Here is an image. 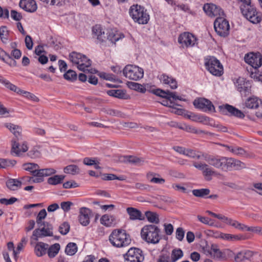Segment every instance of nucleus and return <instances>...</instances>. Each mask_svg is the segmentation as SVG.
<instances>
[{"instance_id": "obj_37", "label": "nucleus", "mask_w": 262, "mask_h": 262, "mask_svg": "<svg viewBox=\"0 0 262 262\" xmlns=\"http://www.w3.org/2000/svg\"><path fill=\"white\" fill-rule=\"evenodd\" d=\"M56 172V170L53 168H45V169H39L37 173L36 174L37 177H43L50 176L52 174H54Z\"/></svg>"}, {"instance_id": "obj_10", "label": "nucleus", "mask_w": 262, "mask_h": 262, "mask_svg": "<svg viewBox=\"0 0 262 262\" xmlns=\"http://www.w3.org/2000/svg\"><path fill=\"white\" fill-rule=\"evenodd\" d=\"M216 33L220 36L226 37L229 34L230 25L228 20L222 17H218L214 22Z\"/></svg>"}, {"instance_id": "obj_45", "label": "nucleus", "mask_w": 262, "mask_h": 262, "mask_svg": "<svg viewBox=\"0 0 262 262\" xmlns=\"http://www.w3.org/2000/svg\"><path fill=\"white\" fill-rule=\"evenodd\" d=\"M210 193V190L207 188L194 189L192 190L193 194L197 197H204Z\"/></svg>"}, {"instance_id": "obj_41", "label": "nucleus", "mask_w": 262, "mask_h": 262, "mask_svg": "<svg viewBox=\"0 0 262 262\" xmlns=\"http://www.w3.org/2000/svg\"><path fill=\"white\" fill-rule=\"evenodd\" d=\"M0 37L4 43H7L9 40V32L6 26H2L0 28Z\"/></svg>"}, {"instance_id": "obj_13", "label": "nucleus", "mask_w": 262, "mask_h": 262, "mask_svg": "<svg viewBox=\"0 0 262 262\" xmlns=\"http://www.w3.org/2000/svg\"><path fill=\"white\" fill-rule=\"evenodd\" d=\"M193 104L195 108L203 112H215V107L212 103L208 99L204 98H199L194 100Z\"/></svg>"}, {"instance_id": "obj_46", "label": "nucleus", "mask_w": 262, "mask_h": 262, "mask_svg": "<svg viewBox=\"0 0 262 262\" xmlns=\"http://www.w3.org/2000/svg\"><path fill=\"white\" fill-rule=\"evenodd\" d=\"M124 161L128 162L131 163L135 164L136 165H140L143 162V160L141 159L132 156L124 157Z\"/></svg>"}, {"instance_id": "obj_53", "label": "nucleus", "mask_w": 262, "mask_h": 262, "mask_svg": "<svg viewBox=\"0 0 262 262\" xmlns=\"http://www.w3.org/2000/svg\"><path fill=\"white\" fill-rule=\"evenodd\" d=\"M184 155L191 158H199L200 157L199 156H198L195 152V151L192 149L189 148H186L185 149V154Z\"/></svg>"}, {"instance_id": "obj_2", "label": "nucleus", "mask_w": 262, "mask_h": 262, "mask_svg": "<svg viewBox=\"0 0 262 262\" xmlns=\"http://www.w3.org/2000/svg\"><path fill=\"white\" fill-rule=\"evenodd\" d=\"M128 13L133 21L139 25H146L148 24L150 19V15L147 9L138 4L131 6Z\"/></svg>"}, {"instance_id": "obj_61", "label": "nucleus", "mask_w": 262, "mask_h": 262, "mask_svg": "<svg viewBox=\"0 0 262 262\" xmlns=\"http://www.w3.org/2000/svg\"><path fill=\"white\" fill-rule=\"evenodd\" d=\"M226 147L230 151L235 155L242 154L243 151V149L241 148L228 146H226Z\"/></svg>"}, {"instance_id": "obj_24", "label": "nucleus", "mask_w": 262, "mask_h": 262, "mask_svg": "<svg viewBox=\"0 0 262 262\" xmlns=\"http://www.w3.org/2000/svg\"><path fill=\"white\" fill-rule=\"evenodd\" d=\"M49 245L43 242H37L34 246V253L36 256L41 257L46 254Z\"/></svg>"}, {"instance_id": "obj_14", "label": "nucleus", "mask_w": 262, "mask_h": 262, "mask_svg": "<svg viewBox=\"0 0 262 262\" xmlns=\"http://www.w3.org/2000/svg\"><path fill=\"white\" fill-rule=\"evenodd\" d=\"M234 85L236 90L240 92L242 95H247L249 94L251 91V83L248 80H246L243 77L238 78L235 82Z\"/></svg>"}, {"instance_id": "obj_55", "label": "nucleus", "mask_w": 262, "mask_h": 262, "mask_svg": "<svg viewBox=\"0 0 262 262\" xmlns=\"http://www.w3.org/2000/svg\"><path fill=\"white\" fill-rule=\"evenodd\" d=\"M254 72H252L250 76L256 81H262V75L257 71V69H254Z\"/></svg>"}, {"instance_id": "obj_26", "label": "nucleus", "mask_w": 262, "mask_h": 262, "mask_svg": "<svg viewBox=\"0 0 262 262\" xmlns=\"http://www.w3.org/2000/svg\"><path fill=\"white\" fill-rule=\"evenodd\" d=\"M260 103L261 100L257 97H252L246 100L245 103V105L248 108L254 109L257 108Z\"/></svg>"}, {"instance_id": "obj_7", "label": "nucleus", "mask_w": 262, "mask_h": 262, "mask_svg": "<svg viewBox=\"0 0 262 262\" xmlns=\"http://www.w3.org/2000/svg\"><path fill=\"white\" fill-rule=\"evenodd\" d=\"M69 59L77 66V68L82 71H85L86 68L91 65V61L85 55L79 53L73 52L69 55Z\"/></svg>"}, {"instance_id": "obj_21", "label": "nucleus", "mask_w": 262, "mask_h": 262, "mask_svg": "<svg viewBox=\"0 0 262 262\" xmlns=\"http://www.w3.org/2000/svg\"><path fill=\"white\" fill-rule=\"evenodd\" d=\"M20 7L27 12H33L37 9V5L34 0H20Z\"/></svg>"}, {"instance_id": "obj_25", "label": "nucleus", "mask_w": 262, "mask_h": 262, "mask_svg": "<svg viewBox=\"0 0 262 262\" xmlns=\"http://www.w3.org/2000/svg\"><path fill=\"white\" fill-rule=\"evenodd\" d=\"M5 126L19 140L22 131L19 126L12 123H6Z\"/></svg>"}, {"instance_id": "obj_64", "label": "nucleus", "mask_w": 262, "mask_h": 262, "mask_svg": "<svg viewBox=\"0 0 262 262\" xmlns=\"http://www.w3.org/2000/svg\"><path fill=\"white\" fill-rule=\"evenodd\" d=\"M40 230L42 236H50L53 235V232L49 228H42Z\"/></svg>"}, {"instance_id": "obj_18", "label": "nucleus", "mask_w": 262, "mask_h": 262, "mask_svg": "<svg viewBox=\"0 0 262 262\" xmlns=\"http://www.w3.org/2000/svg\"><path fill=\"white\" fill-rule=\"evenodd\" d=\"M29 149L27 143L23 142L19 143L15 139L12 141L11 153L16 156L19 157L26 152Z\"/></svg>"}, {"instance_id": "obj_30", "label": "nucleus", "mask_w": 262, "mask_h": 262, "mask_svg": "<svg viewBox=\"0 0 262 262\" xmlns=\"http://www.w3.org/2000/svg\"><path fill=\"white\" fill-rule=\"evenodd\" d=\"M22 182L17 179H11L6 182L7 187L11 190H16L21 187Z\"/></svg>"}, {"instance_id": "obj_8", "label": "nucleus", "mask_w": 262, "mask_h": 262, "mask_svg": "<svg viewBox=\"0 0 262 262\" xmlns=\"http://www.w3.org/2000/svg\"><path fill=\"white\" fill-rule=\"evenodd\" d=\"M122 72L124 76L134 81H138L144 76L143 69L133 64L126 65L123 69Z\"/></svg>"}, {"instance_id": "obj_23", "label": "nucleus", "mask_w": 262, "mask_h": 262, "mask_svg": "<svg viewBox=\"0 0 262 262\" xmlns=\"http://www.w3.org/2000/svg\"><path fill=\"white\" fill-rule=\"evenodd\" d=\"M253 255L252 251L244 250L238 252L234 257L235 262H242L250 259Z\"/></svg>"}, {"instance_id": "obj_39", "label": "nucleus", "mask_w": 262, "mask_h": 262, "mask_svg": "<svg viewBox=\"0 0 262 262\" xmlns=\"http://www.w3.org/2000/svg\"><path fill=\"white\" fill-rule=\"evenodd\" d=\"M106 93L110 96L123 99L125 96V93L122 90H110L106 91Z\"/></svg>"}, {"instance_id": "obj_47", "label": "nucleus", "mask_w": 262, "mask_h": 262, "mask_svg": "<svg viewBox=\"0 0 262 262\" xmlns=\"http://www.w3.org/2000/svg\"><path fill=\"white\" fill-rule=\"evenodd\" d=\"M213 254L212 258L217 259H222L225 257V254L221 251L216 245L215 248L213 249Z\"/></svg>"}, {"instance_id": "obj_34", "label": "nucleus", "mask_w": 262, "mask_h": 262, "mask_svg": "<svg viewBox=\"0 0 262 262\" xmlns=\"http://www.w3.org/2000/svg\"><path fill=\"white\" fill-rule=\"evenodd\" d=\"M221 238L228 241H235L244 239V237L242 235H233L222 233Z\"/></svg>"}, {"instance_id": "obj_48", "label": "nucleus", "mask_w": 262, "mask_h": 262, "mask_svg": "<svg viewBox=\"0 0 262 262\" xmlns=\"http://www.w3.org/2000/svg\"><path fill=\"white\" fill-rule=\"evenodd\" d=\"M27 155L30 158L35 159L40 157L41 154L38 147H34L29 151Z\"/></svg>"}, {"instance_id": "obj_59", "label": "nucleus", "mask_w": 262, "mask_h": 262, "mask_svg": "<svg viewBox=\"0 0 262 262\" xmlns=\"http://www.w3.org/2000/svg\"><path fill=\"white\" fill-rule=\"evenodd\" d=\"M203 173L205 177H210L214 174V171L211 167L206 165V166L203 170Z\"/></svg>"}, {"instance_id": "obj_3", "label": "nucleus", "mask_w": 262, "mask_h": 262, "mask_svg": "<svg viewBox=\"0 0 262 262\" xmlns=\"http://www.w3.org/2000/svg\"><path fill=\"white\" fill-rule=\"evenodd\" d=\"M160 229L154 225H145L141 229L142 239L148 244H157L161 239Z\"/></svg>"}, {"instance_id": "obj_6", "label": "nucleus", "mask_w": 262, "mask_h": 262, "mask_svg": "<svg viewBox=\"0 0 262 262\" xmlns=\"http://www.w3.org/2000/svg\"><path fill=\"white\" fill-rule=\"evenodd\" d=\"M241 10L245 18L253 24H258L260 22L261 17L260 14L257 12L255 8L249 4H243L241 7Z\"/></svg>"}, {"instance_id": "obj_36", "label": "nucleus", "mask_w": 262, "mask_h": 262, "mask_svg": "<svg viewBox=\"0 0 262 262\" xmlns=\"http://www.w3.org/2000/svg\"><path fill=\"white\" fill-rule=\"evenodd\" d=\"M93 34L97 36V39L103 40L105 38L104 32L100 26L96 25L92 28Z\"/></svg>"}, {"instance_id": "obj_49", "label": "nucleus", "mask_w": 262, "mask_h": 262, "mask_svg": "<svg viewBox=\"0 0 262 262\" xmlns=\"http://www.w3.org/2000/svg\"><path fill=\"white\" fill-rule=\"evenodd\" d=\"M64 78L68 80L74 81L77 78V74L73 70L68 71L63 75Z\"/></svg>"}, {"instance_id": "obj_62", "label": "nucleus", "mask_w": 262, "mask_h": 262, "mask_svg": "<svg viewBox=\"0 0 262 262\" xmlns=\"http://www.w3.org/2000/svg\"><path fill=\"white\" fill-rule=\"evenodd\" d=\"M78 186L77 183L74 181H67L63 184V188L66 189L76 188Z\"/></svg>"}, {"instance_id": "obj_20", "label": "nucleus", "mask_w": 262, "mask_h": 262, "mask_svg": "<svg viewBox=\"0 0 262 262\" xmlns=\"http://www.w3.org/2000/svg\"><path fill=\"white\" fill-rule=\"evenodd\" d=\"M222 221L224 223L228 225L231 226L233 227L241 230L242 231H251V230L250 229H251V227H248L231 218H228L226 216H224Z\"/></svg>"}, {"instance_id": "obj_51", "label": "nucleus", "mask_w": 262, "mask_h": 262, "mask_svg": "<svg viewBox=\"0 0 262 262\" xmlns=\"http://www.w3.org/2000/svg\"><path fill=\"white\" fill-rule=\"evenodd\" d=\"M47 212L45 209H41L38 213L36 217V223L37 224H40L42 220L46 218Z\"/></svg>"}, {"instance_id": "obj_42", "label": "nucleus", "mask_w": 262, "mask_h": 262, "mask_svg": "<svg viewBox=\"0 0 262 262\" xmlns=\"http://www.w3.org/2000/svg\"><path fill=\"white\" fill-rule=\"evenodd\" d=\"M16 161L13 160L0 158V168H7L12 167L16 164Z\"/></svg>"}, {"instance_id": "obj_17", "label": "nucleus", "mask_w": 262, "mask_h": 262, "mask_svg": "<svg viewBox=\"0 0 262 262\" xmlns=\"http://www.w3.org/2000/svg\"><path fill=\"white\" fill-rule=\"evenodd\" d=\"M203 10L206 14L210 17H218L225 15L223 10L220 7L213 4H205Z\"/></svg>"}, {"instance_id": "obj_11", "label": "nucleus", "mask_w": 262, "mask_h": 262, "mask_svg": "<svg viewBox=\"0 0 262 262\" xmlns=\"http://www.w3.org/2000/svg\"><path fill=\"white\" fill-rule=\"evenodd\" d=\"M123 257L124 262H143L144 259L143 251L137 248H130Z\"/></svg>"}, {"instance_id": "obj_63", "label": "nucleus", "mask_w": 262, "mask_h": 262, "mask_svg": "<svg viewBox=\"0 0 262 262\" xmlns=\"http://www.w3.org/2000/svg\"><path fill=\"white\" fill-rule=\"evenodd\" d=\"M72 203L71 202H63L61 203L60 206L61 209L65 212H67L70 210Z\"/></svg>"}, {"instance_id": "obj_38", "label": "nucleus", "mask_w": 262, "mask_h": 262, "mask_svg": "<svg viewBox=\"0 0 262 262\" xmlns=\"http://www.w3.org/2000/svg\"><path fill=\"white\" fill-rule=\"evenodd\" d=\"M77 245L74 243H69L65 248V253L70 256L74 255L77 251Z\"/></svg>"}, {"instance_id": "obj_4", "label": "nucleus", "mask_w": 262, "mask_h": 262, "mask_svg": "<svg viewBox=\"0 0 262 262\" xmlns=\"http://www.w3.org/2000/svg\"><path fill=\"white\" fill-rule=\"evenodd\" d=\"M109 241L114 247L117 248L128 246L131 243L129 235L121 229L113 230L109 236Z\"/></svg>"}, {"instance_id": "obj_22", "label": "nucleus", "mask_w": 262, "mask_h": 262, "mask_svg": "<svg viewBox=\"0 0 262 262\" xmlns=\"http://www.w3.org/2000/svg\"><path fill=\"white\" fill-rule=\"evenodd\" d=\"M159 79L161 83L168 85L171 89H176L178 87L177 81L171 76L163 74L160 76Z\"/></svg>"}, {"instance_id": "obj_16", "label": "nucleus", "mask_w": 262, "mask_h": 262, "mask_svg": "<svg viewBox=\"0 0 262 262\" xmlns=\"http://www.w3.org/2000/svg\"><path fill=\"white\" fill-rule=\"evenodd\" d=\"M245 61L254 69H257L262 65V55L259 53L247 54L245 56Z\"/></svg>"}, {"instance_id": "obj_52", "label": "nucleus", "mask_w": 262, "mask_h": 262, "mask_svg": "<svg viewBox=\"0 0 262 262\" xmlns=\"http://www.w3.org/2000/svg\"><path fill=\"white\" fill-rule=\"evenodd\" d=\"M102 179L105 181H110V180H122L123 179L117 177L116 175L114 174H104L103 175Z\"/></svg>"}, {"instance_id": "obj_32", "label": "nucleus", "mask_w": 262, "mask_h": 262, "mask_svg": "<svg viewBox=\"0 0 262 262\" xmlns=\"http://www.w3.org/2000/svg\"><path fill=\"white\" fill-rule=\"evenodd\" d=\"M160 96L169 100L185 101L184 99L182 98L180 96H177L175 92H171L169 91L162 90Z\"/></svg>"}, {"instance_id": "obj_31", "label": "nucleus", "mask_w": 262, "mask_h": 262, "mask_svg": "<svg viewBox=\"0 0 262 262\" xmlns=\"http://www.w3.org/2000/svg\"><path fill=\"white\" fill-rule=\"evenodd\" d=\"M24 169L32 173L34 176L36 177V174L38 171L39 166L38 164L34 163H28L23 165Z\"/></svg>"}, {"instance_id": "obj_1", "label": "nucleus", "mask_w": 262, "mask_h": 262, "mask_svg": "<svg viewBox=\"0 0 262 262\" xmlns=\"http://www.w3.org/2000/svg\"><path fill=\"white\" fill-rule=\"evenodd\" d=\"M207 162L210 165L224 171L238 169L244 165L239 160L225 157H211Z\"/></svg>"}, {"instance_id": "obj_28", "label": "nucleus", "mask_w": 262, "mask_h": 262, "mask_svg": "<svg viewBox=\"0 0 262 262\" xmlns=\"http://www.w3.org/2000/svg\"><path fill=\"white\" fill-rule=\"evenodd\" d=\"M126 211L129 215L130 220H142V214L139 210L133 207H128L127 208Z\"/></svg>"}, {"instance_id": "obj_44", "label": "nucleus", "mask_w": 262, "mask_h": 262, "mask_svg": "<svg viewBox=\"0 0 262 262\" xmlns=\"http://www.w3.org/2000/svg\"><path fill=\"white\" fill-rule=\"evenodd\" d=\"M197 120L200 121V122L206 124V125H209L212 126V125H214V121L207 116H204V115H199L196 117Z\"/></svg>"}, {"instance_id": "obj_56", "label": "nucleus", "mask_w": 262, "mask_h": 262, "mask_svg": "<svg viewBox=\"0 0 262 262\" xmlns=\"http://www.w3.org/2000/svg\"><path fill=\"white\" fill-rule=\"evenodd\" d=\"M17 201V199L14 197L9 199L2 198L0 199V203L6 205H11L15 203Z\"/></svg>"}, {"instance_id": "obj_35", "label": "nucleus", "mask_w": 262, "mask_h": 262, "mask_svg": "<svg viewBox=\"0 0 262 262\" xmlns=\"http://www.w3.org/2000/svg\"><path fill=\"white\" fill-rule=\"evenodd\" d=\"M60 245L58 243H56L52 246H51L48 249V256L53 258L59 252L60 250Z\"/></svg>"}, {"instance_id": "obj_60", "label": "nucleus", "mask_w": 262, "mask_h": 262, "mask_svg": "<svg viewBox=\"0 0 262 262\" xmlns=\"http://www.w3.org/2000/svg\"><path fill=\"white\" fill-rule=\"evenodd\" d=\"M25 44L27 48L31 50L33 48V43L32 39L30 35H27L25 38Z\"/></svg>"}, {"instance_id": "obj_58", "label": "nucleus", "mask_w": 262, "mask_h": 262, "mask_svg": "<svg viewBox=\"0 0 262 262\" xmlns=\"http://www.w3.org/2000/svg\"><path fill=\"white\" fill-rule=\"evenodd\" d=\"M100 223L102 225L109 226L111 224L110 216L107 214L102 215L100 219Z\"/></svg>"}, {"instance_id": "obj_33", "label": "nucleus", "mask_w": 262, "mask_h": 262, "mask_svg": "<svg viewBox=\"0 0 262 262\" xmlns=\"http://www.w3.org/2000/svg\"><path fill=\"white\" fill-rule=\"evenodd\" d=\"M145 215L149 222L155 224L159 223V215L156 212L148 211L145 212Z\"/></svg>"}, {"instance_id": "obj_12", "label": "nucleus", "mask_w": 262, "mask_h": 262, "mask_svg": "<svg viewBox=\"0 0 262 262\" xmlns=\"http://www.w3.org/2000/svg\"><path fill=\"white\" fill-rule=\"evenodd\" d=\"M197 39L192 34L184 32L178 38V42L183 48L192 47L196 44Z\"/></svg>"}, {"instance_id": "obj_9", "label": "nucleus", "mask_w": 262, "mask_h": 262, "mask_svg": "<svg viewBox=\"0 0 262 262\" xmlns=\"http://www.w3.org/2000/svg\"><path fill=\"white\" fill-rule=\"evenodd\" d=\"M0 83L5 85V86L8 89L14 92L19 95H22L30 100L34 101H37L38 100L37 97L34 94L29 92L21 90L2 76H0Z\"/></svg>"}, {"instance_id": "obj_27", "label": "nucleus", "mask_w": 262, "mask_h": 262, "mask_svg": "<svg viewBox=\"0 0 262 262\" xmlns=\"http://www.w3.org/2000/svg\"><path fill=\"white\" fill-rule=\"evenodd\" d=\"M184 253L180 248L173 249L170 253L169 259L170 262H177L178 260L183 257Z\"/></svg>"}, {"instance_id": "obj_15", "label": "nucleus", "mask_w": 262, "mask_h": 262, "mask_svg": "<svg viewBox=\"0 0 262 262\" xmlns=\"http://www.w3.org/2000/svg\"><path fill=\"white\" fill-rule=\"evenodd\" d=\"M219 109L223 114L226 115L233 116L239 118H243L245 117L244 114L241 111L228 104L219 106Z\"/></svg>"}, {"instance_id": "obj_5", "label": "nucleus", "mask_w": 262, "mask_h": 262, "mask_svg": "<svg viewBox=\"0 0 262 262\" xmlns=\"http://www.w3.org/2000/svg\"><path fill=\"white\" fill-rule=\"evenodd\" d=\"M204 64L206 69L213 75L221 76L224 72L223 66L220 60L214 56L205 58Z\"/></svg>"}, {"instance_id": "obj_40", "label": "nucleus", "mask_w": 262, "mask_h": 262, "mask_svg": "<svg viewBox=\"0 0 262 262\" xmlns=\"http://www.w3.org/2000/svg\"><path fill=\"white\" fill-rule=\"evenodd\" d=\"M79 168L77 165H70L64 168V172L67 174L75 175L79 173Z\"/></svg>"}, {"instance_id": "obj_50", "label": "nucleus", "mask_w": 262, "mask_h": 262, "mask_svg": "<svg viewBox=\"0 0 262 262\" xmlns=\"http://www.w3.org/2000/svg\"><path fill=\"white\" fill-rule=\"evenodd\" d=\"M70 225L68 223L64 222L59 228V232L62 235H66L69 231Z\"/></svg>"}, {"instance_id": "obj_29", "label": "nucleus", "mask_w": 262, "mask_h": 262, "mask_svg": "<svg viewBox=\"0 0 262 262\" xmlns=\"http://www.w3.org/2000/svg\"><path fill=\"white\" fill-rule=\"evenodd\" d=\"M127 86L130 89L136 91L137 92L144 93L146 92V89L145 86L139 83L133 82V81H128L126 83Z\"/></svg>"}, {"instance_id": "obj_54", "label": "nucleus", "mask_w": 262, "mask_h": 262, "mask_svg": "<svg viewBox=\"0 0 262 262\" xmlns=\"http://www.w3.org/2000/svg\"><path fill=\"white\" fill-rule=\"evenodd\" d=\"M185 232L183 228H178L176 231V237L179 241H182L184 237Z\"/></svg>"}, {"instance_id": "obj_19", "label": "nucleus", "mask_w": 262, "mask_h": 262, "mask_svg": "<svg viewBox=\"0 0 262 262\" xmlns=\"http://www.w3.org/2000/svg\"><path fill=\"white\" fill-rule=\"evenodd\" d=\"M92 216L91 209L86 207H82L79 209L78 220L81 225L88 226L90 223V218Z\"/></svg>"}, {"instance_id": "obj_57", "label": "nucleus", "mask_w": 262, "mask_h": 262, "mask_svg": "<svg viewBox=\"0 0 262 262\" xmlns=\"http://www.w3.org/2000/svg\"><path fill=\"white\" fill-rule=\"evenodd\" d=\"M164 230L166 234L170 235L173 232V227L171 224H164Z\"/></svg>"}, {"instance_id": "obj_43", "label": "nucleus", "mask_w": 262, "mask_h": 262, "mask_svg": "<svg viewBox=\"0 0 262 262\" xmlns=\"http://www.w3.org/2000/svg\"><path fill=\"white\" fill-rule=\"evenodd\" d=\"M64 178V176L62 175H55L50 177L48 179V182L51 185H57L61 183Z\"/></svg>"}]
</instances>
